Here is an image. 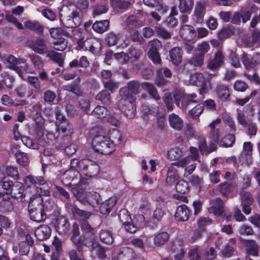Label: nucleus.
I'll return each instance as SVG.
<instances>
[{"label":"nucleus","instance_id":"1","mask_svg":"<svg viewBox=\"0 0 260 260\" xmlns=\"http://www.w3.org/2000/svg\"><path fill=\"white\" fill-rule=\"evenodd\" d=\"M141 86L139 81L132 80L128 83L127 88L120 90L121 99L118 102V107L129 118L135 116V108L133 104L136 99L135 95L139 93Z\"/></svg>","mask_w":260,"mask_h":260},{"label":"nucleus","instance_id":"2","mask_svg":"<svg viewBox=\"0 0 260 260\" xmlns=\"http://www.w3.org/2000/svg\"><path fill=\"white\" fill-rule=\"evenodd\" d=\"M83 12L75 5L63 7L59 13L61 24L66 27L75 28L82 21Z\"/></svg>","mask_w":260,"mask_h":260},{"label":"nucleus","instance_id":"3","mask_svg":"<svg viewBox=\"0 0 260 260\" xmlns=\"http://www.w3.org/2000/svg\"><path fill=\"white\" fill-rule=\"evenodd\" d=\"M112 140L103 135L95 137L92 141V144L95 151L103 154H110L114 150V142L121 141V135L117 131H114L112 135Z\"/></svg>","mask_w":260,"mask_h":260},{"label":"nucleus","instance_id":"4","mask_svg":"<svg viewBox=\"0 0 260 260\" xmlns=\"http://www.w3.org/2000/svg\"><path fill=\"white\" fill-rule=\"evenodd\" d=\"M71 165L72 168H77L84 175L90 177L96 176L99 172L98 165L89 159L74 158L71 160Z\"/></svg>","mask_w":260,"mask_h":260},{"label":"nucleus","instance_id":"5","mask_svg":"<svg viewBox=\"0 0 260 260\" xmlns=\"http://www.w3.org/2000/svg\"><path fill=\"white\" fill-rule=\"evenodd\" d=\"M43 199L40 196L30 198L28 209L29 217L32 220L40 222L45 219L46 216L43 212Z\"/></svg>","mask_w":260,"mask_h":260},{"label":"nucleus","instance_id":"6","mask_svg":"<svg viewBox=\"0 0 260 260\" xmlns=\"http://www.w3.org/2000/svg\"><path fill=\"white\" fill-rule=\"evenodd\" d=\"M80 180L81 175L77 168L71 167V169L66 171L62 176V182L66 185H76Z\"/></svg>","mask_w":260,"mask_h":260},{"label":"nucleus","instance_id":"7","mask_svg":"<svg viewBox=\"0 0 260 260\" xmlns=\"http://www.w3.org/2000/svg\"><path fill=\"white\" fill-rule=\"evenodd\" d=\"M149 45L150 46L148 52L149 57L154 63H159L161 58L158 50L161 48L160 41L157 39H153L149 42Z\"/></svg>","mask_w":260,"mask_h":260},{"label":"nucleus","instance_id":"8","mask_svg":"<svg viewBox=\"0 0 260 260\" xmlns=\"http://www.w3.org/2000/svg\"><path fill=\"white\" fill-rule=\"evenodd\" d=\"M80 241V243L76 245V248L79 250H82L83 246H85L88 247L89 250L92 251L98 246V242L96 240L94 234H83Z\"/></svg>","mask_w":260,"mask_h":260},{"label":"nucleus","instance_id":"9","mask_svg":"<svg viewBox=\"0 0 260 260\" xmlns=\"http://www.w3.org/2000/svg\"><path fill=\"white\" fill-rule=\"evenodd\" d=\"M176 105L183 109H186L191 103H196L198 101L196 100L197 95L196 93L187 94L183 95H174Z\"/></svg>","mask_w":260,"mask_h":260},{"label":"nucleus","instance_id":"10","mask_svg":"<svg viewBox=\"0 0 260 260\" xmlns=\"http://www.w3.org/2000/svg\"><path fill=\"white\" fill-rule=\"evenodd\" d=\"M242 63L246 70L254 69L260 64V54H255L253 56L243 53L242 55Z\"/></svg>","mask_w":260,"mask_h":260},{"label":"nucleus","instance_id":"11","mask_svg":"<svg viewBox=\"0 0 260 260\" xmlns=\"http://www.w3.org/2000/svg\"><path fill=\"white\" fill-rule=\"evenodd\" d=\"M29 47L35 52L43 54L48 52L46 42L44 39L38 37L29 42Z\"/></svg>","mask_w":260,"mask_h":260},{"label":"nucleus","instance_id":"12","mask_svg":"<svg viewBox=\"0 0 260 260\" xmlns=\"http://www.w3.org/2000/svg\"><path fill=\"white\" fill-rule=\"evenodd\" d=\"M252 152V144L251 142H245L243 144V151L242 152L239 159L242 164H245L249 166L252 162L251 155Z\"/></svg>","mask_w":260,"mask_h":260},{"label":"nucleus","instance_id":"13","mask_svg":"<svg viewBox=\"0 0 260 260\" xmlns=\"http://www.w3.org/2000/svg\"><path fill=\"white\" fill-rule=\"evenodd\" d=\"M224 56L222 52L218 50L216 52L213 58H210L207 64V68L215 71L219 68L223 63Z\"/></svg>","mask_w":260,"mask_h":260},{"label":"nucleus","instance_id":"14","mask_svg":"<svg viewBox=\"0 0 260 260\" xmlns=\"http://www.w3.org/2000/svg\"><path fill=\"white\" fill-rule=\"evenodd\" d=\"M170 238V234L166 231H160L153 236V244L156 247H164Z\"/></svg>","mask_w":260,"mask_h":260},{"label":"nucleus","instance_id":"15","mask_svg":"<svg viewBox=\"0 0 260 260\" xmlns=\"http://www.w3.org/2000/svg\"><path fill=\"white\" fill-rule=\"evenodd\" d=\"M211 206L208 209L210 213L215 215L219 216L224 212L223 203L220 198H216L211 200Z\"/></svg>","mask_w":260,"mask_h":260},{"label":"nucleus","instance_id":"16","mask_svg":"<svg viewBox=\"0 0 260 260\" xmlns=\"http://www.w3.org/2000/svg\"><path fill=\"white\" fill-rule=\"evenodd\" d=\"M190 216V210L188 207L185 205L179 206L176 210L175 218L178 221H187Z\"/></svg>","mask_w":260,"mask_h":260},{"label":"nucleus","instance_id":"17","mask_svg":"<svg viewBox=\"0 0 260 260\" xmlns=\"http://www.w3.org/2000/svg\"><path fill=\"white\" fill-rule=\"evenodd\" d=\"M180 33L182 39L187 41H191L197 34L194 28L188 25H183L180 28Z\"/></svg>","mask_w":260,"mask_h":260},{"label":"nucleus","instance_id":"18","mask_svg":"<svg viewBox=\"0 0 260 260\" xmlns=\"http://www.w3.org/2000/svg\"><path fill=\"white\" fill-rule=\"evenodd\" d=\"M54 226L59 234H64L68 229L69 223L65 217L60 216L56 218Z\"/></svg>","mask_w":260,"mask_h":260},{"label":"nucleus","instance_id":"19","mask_svg":"<svg viewBox=\"0 0 260 260\" xmlns=\"http://www.w3.org/2000/svg\"><path fill=\"white\" fill-rule=\"evenodd\" d=\"M57 128V130L60 133L61 132L63 134V137L66 140L69 141L70 139V136L72 134L73 129L72 125L69 121H64L63 122L60 123Z\"/></svg>","mask_w":260,"mask_h":260},{"label":"nucleus","instance_id":"20","mask_svg":"<svg viewBox=\"0 0 260 260\" xmlns=\"http://www.w3.org/2000/svg\"><path fill=\"white\" fill-rule=\"evenodd\" d=\"M24 186L23 184L20 182H15L11 186V191L9 194L17 199H22L24 196Z\"/></svg>","mask_w":260,"mask_h":260},{"label":"nucleus","instance_id":"21","mask_svg":"<svg viewBox=\"0 0 260 260\" xmlns=\"http://www.w3.org/2000/svg\"><path fill=\"white\" fill-rule=\"evenodd\" d=\"M43 206V209L50 212L54 216H57L60 214V208L58 207L53 200L51 199H48L44 203V204H42Z\"/></svg>","mask_w":260,"mask_h":260},{"label":"nucleus","instance_id":"22","mask_svg":"<svg viewBox=\"0 0 260 260\" xmlns=\"http://www.w3.org/2000/svg\"><path fill=\"white\" fill-rule=\"evenodd\" d=\"M169 122L170 126L176 130L180 131L183 127V120L175 113H172L169 115Z\"/></svg>","mask_w":260,"mask_h":260},{"label":"nucleus","instance_id":"23","mask_svg":"<svg viewBox=\"0 0 260 260\" xmlns=\"http://www.w3.org/2000/svg\"><path fill=\"white\" fill-rule=\"evenodd\" d=\"M51 234V229L47 225H42L35 231L36 237L39 240H44L48 238Z\"/></svg>","mask_w":260,"mask_h":260},{"label":"nucleus","instance_id":"24","mask_svg":"<svg viewBox=\"0 0 260 260\" xmlns=\"http://www.w3.org/2000/svg\"><path fill=\"white\" fill-rule=\"evenodd\" d=\"M206 82V78L201 73H194L190 76L189 83L191 85L200 87V85H203Z\"/></svg>","mask_w":260,"mask_h":260},{"label":"nucleus","instance_id":"25","mask_svg":"<svg viewBox=\"0 0 260 260\" xmlns=\"http://www.w3.org/2000/svg\"><path fill=\"white\" fill-rule=\"evenodd\" d=\"M86 198L85 203L89 204L93 207L98 206L102 201L101 196L96 192H88Z\"/></svg>","mask_w":260,"mask_h":260},{"label":"nucleus","instance_id":"26","mask_svg":"<svg viewBox=\"0 0 260 260\" xmlns=\"http://www.w3.org/2000/svg\"><path fill=\"white\" fill-rule=\"evenodd\" d=\"M25 27L27 29L35 31L36 33L41 35L44 31V26L37 21L27 20L24 23Z\"/></svg>","mask_w":260,"mask_h":260},{"label":"nucleus","instance_id":"27","mask_svg":"<svg viewBox=\"0 0 260 260\" xmlns=\"http://www.w3.org/2000/svg\"><path fill=\"white\" fill-rule=\"evenodd\" d=\"M116 200L115 198L111 197L105 201L100 207L101 212L107 214L110 212L111 209L115 205Z\"/></svg>","mask_w":260,"mask_h":260},{"label":"nucleus","instance_id":"28","mask_svg":"<svg viewBox=\"0 0 260 260\" xmlns=\"http://www.w3.org/2000/svg\"><path fill=\"white\" fill-rule=\"evenodd\" d=\"M182 51L179 47H174L170 51V56L172 63L179 65L182 60Z\"/></svg>","mask_w":260,"mask_h":260},{"label":"nucleus","instance_id":"29","mask_svg":"<svg viewBox=\"0 0 260 260\" xmlns=\"http://www.w3.org/2000/svg\"><path fill=\"white\" fill-rule=\"evenodd\" d=\"M135 255L133 250L127 247L120 249L118 254L119 260H135Z\"/></svg>","mask_w":260,"mask_h":260},{"label":"nucleus","instance_id":"30","mask_svg":"<svg viewBox=\"0 0 260 260\" xmlns=\"http://www.w3.org/2000/svg\"><path fill=\"white\" fill-rule=\"evenodd\" d=\"M24 182L27 186L29 187L32 185H44L46 183V181L42 176L35 177L29 175L25 178Z\"/></svg>","mask_w":260,"mask_h":260},{"label":"nucleus","instance_id":"31","mask_svg":"<svg viewBox=\"0 0 260 260\" xmlns=\"http://www.w3.org/2000/svg\"><path fill=\"white\" fill-rule=\"evenodd\" d=\"M205 14V6L204 3L199 2L194 10V14L196 17V21L199 23L203 22V18Z\"/></svg>","mask_w":260,"mask_h":260},{"label":"nucleus","instance_id":"32","mask_svg":"<svg viewBox=\"0 0 260 260\" xmlns=\"http://www.w3.org/2000/svg\"><path fill=\"white\" fill-rule=\"evenodd\" d=\"M244 245L246 247V252L249 255L257 256L258 255V246L254 240H245Z\"/></svg>","mask_w":260,"mask_h":260},{"label":"nucleus","instance_id":"33","mask_svg":"<svg viewBox=\"0 0 260 260\" xmlns=\"http://www.w3.org/2000/svg\"><path fill=\"white\" fill-rule=\"evenodd\" d=\"M216 92L218 97L223 101L226 100L230 96L229 87L225 85H218Z\"/></svg>","mask_w":260,"mask_h":260},{"label":"nucleus","instance_id":"34","mask_svg":"<svg viewBox=\"0 0 260 260\" xmlns=\"http://www.w3.org/2000/svg\"><path fill=\"white\" fill-rule=\"evenodd\" d=\"M141 87L144 89L147 90L152 98L156 100H160V98L158 94L157 91L152 84L148 82H144L141 84Z\"/></svg>","mask_w":260,"mask_h":260},{"label":"nucleus","instance_id":"35","mask_svg":"<svg viewBox=\"0 0 260 260\" xmlns=\"http://www.w3.org/2000/svg\"><path fill=\"white\" fill-rule=\"evenodd\" d=\"M121 38V35L120 34L111 32L107 35L105 38V42L108 46H113L117 43Z\"/></svg>","mask_w":260,"mask_h":260},{"label":"nucleus","instance_id":"36","mask_svg":"<svg viewBox=\"0 0 260 260\" xmlns=\"http://www.w3.org/2000/svg\"><path fill=\"white\" fill-rule=\"evenodd\" d=\"M80 234L79 225L78 223H75L73 225L72 236L70 239L76 246L80 243V240L82 238V236H80Z\"/></svg>","mask_w":260,"mask_h":260},{"label":"nucleus","instance_id":"37","mask_svg":"<svg viewBox=\"0 0 260 260\" xmlns=\"http://www.w3.org/2000/svg\"><path fill=\"white\" fill-rule=\"evenodd\" d=\"M15 91L17 95L21 98L25 96H30L33 93L32 90L30 89L29 87L25 85H20L15 89Z\"/></svg>","mask_w":260,"mask_h":260},{"label":"nucleus","instance_id":"38","mask_svg":"<svg viewBox=\"0 0 260 260\" xmlns=\"http://www.w3.org/2000/svg\"><path fill=\"white\" fill-rule=\"evenodd\" d=\"M109 23V21L107 20L96 21L92 25V28L98 33H103L107 30Z\"/></svg>","mask_w":260,"mask_h":260},{"label":"nucleus","instance_id":"39","mask_svg":"<svg viewBox=\"0 0 260 260\" xmlns=\"http://www.w3.org/2000/svg\"><path fill=\"white\" fill-rule=\"evenodd\" d=\"M193 5V0H179V9L181 13L190 12Z\"/></svg>","mask_w":260,"mask_h":260},{"label":"nucleus","instance_id":"40","mask_svg":"<svg viewBox=\"0 0 260 260\" xmlns=\"http://www.w3.org/2000/svg\"><path fill=\"white\" fill-rule=\"evenodd\" d=\"M125 25L127 27L133 29L141 25V22L138 20V17L132 15L128 16L125 21Z\"/></svg>","mask_w":260,"mask_h":260},{"label":"nucleus","instance_id":"41","mask_svg":"<svg viewBox=\"0 0 260 260\" xmlns=\"http://www.w3.org/2000/svg\"><path fill=\"white\" fill-rule=\"evenodd\" d=\"M72 191L74 196L78 201L82 203H85L86 197L88 192H84L82 189H80L77 187H73Z\"/></svg>","mask_w":260,"mask_h":260},{"label":"nucleus","instance_id":"42","mask_svg":"<svg viewBox=\"0 0 260 260\" xmlns=\"http://www.w3.org/2000/svg\"><path fill=\"white\" fill-rule=\"evenodd\" d=\"M96 100L101 101L104 104L110 103L111 96L110 92L107 90H103L96 95Z\"/></svg>","mask_w":260,"mask_h":260},{"label":"nucleus","instance_id":"43","mask_svg":"<svg viewBox=\"0 0 260 260\" xmlns=\"http://www.w3.org/2000/svg\"><path fill=\"white\" fill-rule=\"evenodd\" d=\"M204 110V105L198 104L188 111L189 116L194 119H198V117Z\"/></svg>","mask_w":260,"mask_h":260},{"label":"nucleus","instance_id":"44","mask_svg":"<svg viewBox=\"0 0 260 260\" xmlns=\"http://www.w3.org/2000/svg\"><path fill=\"white\" fill-rule=\"evenodd\" d=\"M14 204L9 199L3 200L0 203V210L3 212H10L14 209Z\"/></svg>","mask_w":260,"mask_h":260},{"label":"nucleus","instance_id":"45","mask_svg":"<svg viewBox=\"0 0 260 260\" xmlns=\"http://www.w3.org/2000/svg\"><path fill=\"white\" fill-rule=\"evenodd\" d=\"M101 241L107 244H111L113 242L112 233L109 231L103 230L100 234Z\"/></svg>","mask_w":260,"mask_h":260},{"label":"nucleus","instance_id":"46","mask_svg":"<svg viewBox=\"0 0 260 260\" xmlns=\"http://www.w3.org/2000/svg\"><path fill=\"white\" fill-rule=\"evenodd\" d=\"M171 249L174 252L177 251L179 252L178 254L175 255V258L176 260H181L183 258L184 251L182 246L180 243L177 244L176 242H174L172 244Z\"/></svg>","mask_w":260,"mask_h":260},{"label":"nucleus","instance_id":"47","mask_svg":"<svg viewBox=\"0 0 260 260\" xmlns=\"http://www.w3.org/2000/svg\"><path fill=\"white\" fill-rule=\"evenodd\" d=\"M47 56L54 60L60 67L63 64V59L61 57V54L54 51H49L47 53Z\"/></svg>","mask_w":260,"mask_h":260},{"label":"nucleus","instance_id":"48","mask_svg":"<svg viewBox=\"0 0 260 260\" xmlns=\"http://www.w3.org/2000/svg\"><path fill=\"white\" fill-rule=\"evenodd\" d=\"M68 255L71 260H85L82 250L72 249L68 251Z\"/></svg>","mask_w":260,"mask_h":260},{"label":"nucleus","instance_id":"49","mask_svg":"<svg viewBox=\"0 0 260 260\" xmlns=\"http://www.w3.org/2000/svg\"><path fill=\"white\" fill-rule=\"evenodd\" d=\"M32 109L34 111L36 112V117H34V120L36 123L38 124H41L43 121V119L42 118L41 116V109L42 104L40 103H37L32 106Z\"/></svg>","mask_w":260,"mask_h":260},{"label":"nucleus","instance_id":"50","mask_svg":"<svg viewBox=\"0 0 260 260\" xmlns=\"http://www.w3.org/2000/svg\"><path fill=\"white\" fill-rule=\"evenodd\" d=\"M93 116L98 118L104 117L107 115L108 110L104 106H97L91 112Z\"/></svg>","mask_w":260,"mask_h":260},{"label":"nucleus","instance_id":"51","mask_svg":"<svg viewBox=\"0 0 260 260\" xmlns=\"http://www.w3.org/2000/svg\"><path fill=\"white\" fill-rule=\"evenodd\" d=\"M21 140L23 144L29 148L34 149L39 148V144L35 140L28 137H23Z\"/></svg>","mask_w":260,"mask_h":260},{"label":"nucleus","instance_id":"52","mask_svg":"<svg viewBox=\"0 0 260 260\" xmlns=\"http://www.w3.org/2000/svg\"><path fill=\"white\" fill-rule=\"evenodd\" d=\"M182 155V150L178 147L171 149L168 152V156L171 160H179Z\"/></svg>","mask_w":260,"mask_h":260},{"label":"nucleus","instance_id":"53","mask_svg":"<svg viewBox=\"0 0 260 260\" xmlns=\"http://www.w3.org/2000/svg\"><path fill=\"white\" fill-rule=\"evenodd\" d=\"M204 56L203 55L196 54L189 60V63L194 67H201L204 64Z\"/></svg>","mask_w":260,"mask_h":260},{"label":"nucleus","instance_id":"54","mask_svg":"<svg viewBox=\"0 0 260 260\" xmlns=\"http://www.w3.org/2000/svg\"><path fill=\"white\" fill-rule=\"evenodd\" d=\"M177 178L178 175L176 168L173 166H170L168 170L167 182L168 183H171L176 180Z\"/></svg>","mask_w":260,"mask_h":260},{"label":"nucleus","instance_id":"55","mask_svg":"<svg viewBox=\"0 0 260 260\" xmlns=\"http://www.w3.org/2000/svg\"><path fill=\"white\" fill-rule=\"evenodd\" d=\"M235 141V136L233 134H229L224 137L220 142V145L223 147L232 146Z\"/></svg>","mask_w":260,"mask_h":260},{"label":"nucleus","instance_id":"56","mask_svg":"<svg viewBox=\"0 0 260 260\" xmlns=\"http://www.w3.org/2000/svg\"><path fill=\"white\" fill-rule=\"evenodd\" d=\"M99 45V43L96 40L93 39H88V41L86 42V50L89 51L92 53H94L97 51Z\"/></svg>","mask_w":260,"mask_h":260},{"label":"nucleus","instance_id":"57","mask_svg":"<svg viewBox=\"0 0 260 260\" xmlns=\"http://www.w3.org/2000/svg\"><path fill=\"white\" fill-rule=\"evenodd\" d=\"M72 212L74 215L76 214L86 219H88L91 215L90 212L81 210L76 206H74L72 208Z\"/></svg>","mask_w":260,"mask_h":260},{"label":"nucleus","instance_id":"58","mask_svg":"<svg viewBox=\"0 0 260 260\" xmlns=\"http://www.w3.org/2000/svg\"><path fill=\"white\" fill-rule=\"evenodd\" d=\"M15 158L17 163L22 166H26L29 163V156L28 154L22 151Z\"/></svg>","mask_w":260,"mask_h":260},{"label":"nucleus","instance_id":"59","mask_svg":"<svg viewBox=\"0 0 260 260\" xmlns=\"http://www.w3.org/2000/svg\"><path fill=\"white\" fill-rule=\"evenodd\" d=\"M54 49L58 51H63L67 47L68 42L63 38H60L53 43Z\"/></svg>","mask_w":260,"mask_h":260},{"label":"nucleus","instance_id":"60","mask_svg":"<svg viewBox=\"0 0 260 260\" xmlns=\"http://www.w3.org/2000/svg\"><path fill=\"white\" fill-rule=\"evenodd\" d=\"M119 218L120 221L124 225L126 223L131 222V217L127 210L123 209L120 210L119 213Z\"/></svg>","mask_w":260,"mask_h":260},{"label":"nucleus","instance_id":"61","mask_svg":"<svg viewBox=\"0 0 260 260\" xmlns=\"http://www.w3.org/2000/svg\"><path fill=\"white\" fill-rule=\"evenodd\" d=\"M241 204H252L254 200L249 192L243 190L241 192Z\"/></svg>","mask_w":260,"mask_h":260},{"label":"nucleus","instance_id":"62","mask_svg":"<svg viewBox=\"0 0 260 260\" xmlns=\"http://www.w3.org/2000/svg\"><path fill=\"white\" fill-rule=\"evenodd\" d=\"M108 9L107 6L105 5L97 4L93 7V15L95 16L106 13Z\"/></svg>","mask_w":260,"mask_h":260},{"label":"nucleus","instance_id":"63","mask_svg":"<svg viewBox=\"0 0 260 260\" xmlns=\"http://www.w3.org/2000/svg\"><path fill=\"white\" fill-rule=\"evenodd\" d=\"M5 19L9 22L13 23L18 29H23L24 28L22 24L19 22L15 17L8 12H6Z\"/></svg>","mask_w":260,"mask_h":260},{"label":"nucleus","instance_id":"64","mask_svg":"<svg viewBox=\"0 0 260 260\" xmlns=\"http://www.w3.org/2000/svg\"><path fill=\"white\" fill-rule=\"evenodd\" d=\"M6 172L8 176L12 177L15 179L19 178V172L18 169L14 166H7L6 168Z\"/></svg>","mask_w":260,"mask_h":260}]
</instances>
